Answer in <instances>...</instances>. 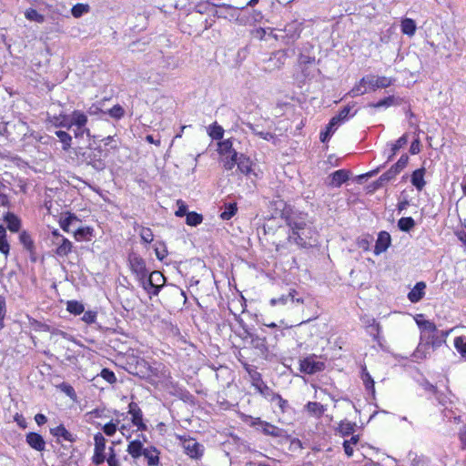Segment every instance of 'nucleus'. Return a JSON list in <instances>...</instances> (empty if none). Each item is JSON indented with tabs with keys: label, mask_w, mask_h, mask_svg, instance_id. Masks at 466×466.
<instances>
[{
	"label": "nucleus",
	"mask_w": 466,
	"mask_h": 466,
	"mask_svg": "<svg viewBox=\"0 0 466 466\" xmlns=\"http://www.w3.org/2000/svg\"><path fill=\"white\" fill-rule=\"evenodd\" d=\"M139 235L141 239L146 243H151L154 239L153 232L148 228H141Z\"/></svg>",
	"instance_id": "52"
},
{
	"label": "nucleus",
	"mask_w": 466,
	"mask_h": 466,
	"mask_svg": "<svg viewBox=\"0 0 466 466\" xmlns=\"http://www.w3.org/2000/svg\"><path fill=\"white\" fill-rule=\"evenodd\" d=\"M19 239H20V242L22 243V245L25 248H27V249L32 248L33 240H32L31 237L29 236V234H27L25 231L21 232V234L19 236Z\"/></svg>",
	"instance_id": "53"
},
{
	"label": "nucleus",
	"mask_w": 466,
	"mask_h": 466,
	"mask_svg": "<svg viewBox=\"0 0 466 466\" xmlns=\"http://www.w3.org/2000/svg\"><path fill=\"white\" fill-rule=\"evenodd\" d=\"M166 279L160 271H153L144 281H140L149 296H157L164 286Z\"/></svg>",
	"instance_id": "4"
},
{
	"label": "nucleus",
	"mask_w": 466,
	"mask_h": 466,
	"mask_svg": "<svg viewBox=\"0 0 466 466\" xmlns=\"http://www.w3.org/2000/svg\"><path fill=\"white\" fill-rule=\"evenodd\" d=\"M127 451L134 459H137L143 455V444L140 441H132L128 444Z\"/></svg>",
	"instance_id": "29"
},
{
	"label": "nucleus",
	"mask_w": 466,
	"mask_h": 466,
	"mask_svg": "<svg viewBox=\"0 0 466 466\" xmlns=\"http://www.w3.org/2000/svg\"><path fill=\"white\" fill-rule=\"evenodd\" d=\"M268 400H270L271 402H276V404L279 407L281 411L282 412L285 411V408L288 405V402H287V400H283L280 395L274 392L269 397Z\"/></svg>",
	"instance_id": "51"
},
{
	"label": "nucleus",
	"mask_w": 466,
	"mask_h": 466,
	"mask_svg": "<svg viewBox=\"0 0 466 466\" xmlns=\"http://www.w3.org/2000/svg\"><path fill=\"white\" fill-rule=\"evenodd\" d=\"M100 375L105 380H106L110 384L115 383L116 380L115 373L108 369H103L101 370Z\"/></svg>",
	"instance_id": "58"
},
{
	"label": "nucleus",
	"mask_w": 466,
	"mask_h": 466,
	"mask_svg": "<svg viewBox=\"0 0 466 466\" xmlns=\"http://www.w3.org/2000/svg\"><path fill=\"white\" fill-rule=\"evenodd\" d=\"M177 210L175 212V215L177 217H184V216H187V206L185 204V202L181 199L177 200Z\"/></svg>",
	"instance_id": "60"
},
{
	"label": "nucleus",
	"mask_w": 466,
	"mask_h": 466,
	"mask_svg": "<svg viewBox=\"0 0 466 466\" xmlns=\"http://www.w3.org/2000/svg\"><path fill=\"white\" fill-rule=\"evenodd\" d=\"M74 233L77 240L89 239L92 235V229L89 227L79 228Z\"/></svg>",
	"instance_id": "44"
},
{
	"label": "nucleus",
	"mask_w": 466,
	"mask_h": 466,
	"mask_svg": "<svg viewBox=\"0 0 466 466\" xmlns=\"http://www.w3.org/2000/svg\"><path fill=\"white\" fill-rule=\"evenodd\" d=\"M266 34H267V30L262 27L256 28L255 30L252 31V35L255 38L260 39V40H262L265 37Z\"/></svg>",
	"instance_id": "64"
},
{
	"label": "nucleus",
	"mask_w": 466,
	"mask_h": 466,
	"mask_svg": "<svg viewBox=\"0 0 466 466\" xmlns=\"http://www.w3.org/2000/svg\"><path fill=\"white\" fill-rule=\"evenodd\" d=\"M368 92H370L369 88H368V85L364 84L363 83V78H361L360 81L359 82V84H357L351 89L350 94H351L352 96H356L363 95V94L368 93Z\"/></svg>",
	"instance_id": "45"
},
{
	"label": "nucleus",
	"mask_w": 466,
	"mask_h": 466,
	"mask_svg": "<svg viewBox=\"0 0 466 466\" xmlns=\"http://www.w3.org/2000/svg\"><path fill=\"white\" fill-rule=\"evenodd\" d=\"M424 168L416 169L411 175V184L420 191L424 187L426 184L424 180Z\"/></svg>",
	"instance_id": "24"
},
{
	"label": "nucleus",
	"mask_w": 466,
	"mask_h": 466,
	"mask_svg": "<svg viewBox=\"0 0 466 466\" xmlns=\"http://www.w3.org/2000/svg\"><path fill=\"white\" fill-rule=\"evenodd\" d=\"M88 118L86 113L81 110H74L69 115V129L72 127H86Z\"/></svg>",
	"instance_id": "16"
},
{
	"label": "nucleus",
	"mask_w": 466,
	"mask_h": 466,
	"mask_svg": "<svg viewBox=\"0 0 466 466\" xmlns=\"http://www.w3.org/2000/svg\"><path fill=\"white\" fill-rule=\"evenodd\" d=\"M336 129L337 127L335 126H331V122H329L326 127V130L321 132L319 135L321 142L328 141L330 138V137L334 134Z\"/></svg>",
	"instance_id": "50"
},
{
	"label": "nucleus",
	"mask_w": 466,
	"mask_h": 466,
	"mask_svg": "<svg viewBox=\"0 0 466 466\" xmlns=\"http://www.w3.org/2000/svg\"><path fill=\"white\" fill-rule=\"evenodd\" d=\"M10 245L6 239V230L0 225V252L5 257L9 254Z\"/></svg>",
	"instance_id": "34"
},
{
	"label": "nucleus",
	"mask_w": 466,
	"mask_h": 466,
	"mask_svg": "<svg viewBox=\"0 0 466 466\" xmlns=\"http://www.w3.org/2000/svg\"><path fill=\"white\" fill-rule=\"evenodd\" d=\"M351 107L350 106L342 108L339 113L333 116L329 122H331V126H335L337 128L349 118V115L350 113Z\"/></svg>",
	"instance_id": "27"
},
{
	"label": "nucleus",
	"mask_w": 466,
	"mask_h": 466,
	"mask_svg": "<svg viewBox=\"0 0 466 466\" xmlns=\"http://www.w3.org/2000/svg\"><path fill=\"white\" fill-rule=\"evenodd\" d=\"M359 441H360V437H359V435H356V434L350 436V438L349 440L344 441L343 448H344L345 453L349 457H351L353 455L354 448L358 446Z\"/></svg>",
	"instance_id": "30"
},
{
	"label": "nucleus",
	"mask_w": 466,
	"mask_h": 466,
	"mask_svg": "<svg viewBox=\"0 0 466 466\" xmlns=\"http://www.w3.org/2000/svg\"><path fill=\"white\" fill-rule=\"evenodd\" d=\"M304 409L313 417L319 419L327 410V407L317 401H309Z\"/></svg>",
	"instance_id": "21"
},
{
	"label": "nucleus",
	"mask_w": 466,
	"mask_h": 466,
	"mask_svg": "<svg viewBox=\"0 0 466 466\" xmlns=\"http://www.w3.org/2000/svg\"><path fill=\"white\" fill-rule=\"evenodd\" d=\"M106 461H107L108 466H120L113 447H109L108 456H106Z\"/></svg>",
	"instance_id": "54"
},
{
	"label": "nucleus",
	"mask_w": 466,
	"mask_h": 466,
	"mask_svg": "<svg viewBox=\"0 0 466 466\" xmlns=\"http://www.w3.org/2000/svg\"><path fill=\"white\" fill-rule=\"evenodd\" d=\"M52 245L56 247L55 253L58 257H66L72 251V242L61 235L58 230L52 231Z\"/></svg>",
	"instance_id": "6"
},
{
	"label": "nucleus",
	"mask_w": 466,
	"mask_h": 466,
	"mask_svg": "<svg viewBox=\"0 0 466 466\" xmlns=\"http://www.w3.org/2000/svg\"><path fill=\"white\" fill-rule=\"evenodd\" d=\"M137 369L141 377H145L151 381H155V377H158V372H162L163 366L158 364L157 367L150 366L147 361L141 360L137 362Z\"/></svg>",
	"instance_id": "12"
},
{
	"label": "nucleus",
	"mask_w": 466,
	"mask_h": 466,
	"mask_svg": "<svg viewBox=\"0 0 466 466\" xmlns=\"http://www.w3.org/2000/svg\"><path fill=\"white\" fill-rule=\"evenodd\" d=\"M95 448L93 455V462L96 465L102 464L108 453L106 452V439L101 433H96L94 437Z\"/></svg>",
	"instance_id": "9"
},
{
	"label": "nucleus",
	"mask_w": 466,
	"mask_h": 466,
	"mask_svg": "<svg viewBox=\"0 0 466 466\" xmlns=\"http://www.w3.org/2000/svg\"><path fill=\"white\" fill-rule=\"evenodd\" d=\"M349 178L347 171L339 169L330 175V185L333 187H340Z\"/></svg>",
	"instance_id": "25"
},
{
	"label": "nucleus",
	"mask_w": 466,
	"mask_h": 466,
	"mask_svg": "<svg viewBox=\"0 0 466 466\" xmlns=\"http://www.w3.org/2000/svg\"><path fill=\"white\" fill-rule=\"evenodd\" d=\"M391 238L390 235L386 231H380L378 235V238L376 240L374 254L380 255L385 252L388 248L390 246Z\"/></svg>",
	"instance_id": "13"
},
{
	"label": "nucleus",
	"mask_w": 466,
	"mask_h": 466,
	"mask_svg": "<svg viewBox=\"0 0 466 466\" xmlns=\"http://www.w3.org/2000/svg\"><path fill=\"white\" fill-rule=\"evenodd\" d=\"M143 455L148 466H157L159 464V452L156 448L144 449Z\"/></svg>",
	"instance_id": "22"
},
{
	"label": "nucleus",
	"mask_w": 466,
	"mask_h": 466,
	"mask_svg": "<svg viewBox=\"0 0 466 466\" xmlns=\"http://www.w3.org/2000/svg\"><path fill=\"white\" fill-rule=\"evenodd\" d=\"M361 379L363 380V383L365 385V388L368 390H370L372 393L375 392V387H374V380L371 377V375L368 372L366 369H363Z\"/></svg>",
	"instance_id": "42"
},
{
	"label": "nucleus",
	"mask_w": 466,
	"mask_h": 466,
	"mask_svg": "<svg viewBox=\"0 0 466 466\" xmlns=\"http://www.w3.org/2000/svg\"><path fill=\"white\" fill-rule=\"evenodd\" d=\"M426 283L417 282L413 289L408 293V299L412 303L419 302L425 295Z\"/></svg>",
	"instance_id": "19"
},
{
	"label": "nucleus",
	"mask_w": 466,
	"mask_h": 466,
	"mask_svg": "<svg viewBox=\"0 0 466 466\" xmlns=\"http://www.w3.org/2000/svg\"><path fill=\"white\" fill-rule=\"evenodd\" d=\"M117 425H118V421H116V422L110 421L103 427V431L107 436H113L117 430Z\"/></svg>",
	"instance_id": "59"
},
{
	"label": "nucleus",
	"mask_w": 466,
	"mask_h": 466,
	"mask_svg": "<svg viewBox=\"0 0 466 466\" xmlns=\"http://www.w3.org/2000/svg\"><path fill=\"white\" fill-rule=\"evenodd\" d=\"M129 414L131 415L132 423L137 427L138 430L144 431L147 429L146 424L143 422V415L140 408L137 403L131 402L129 404Z\"/></svg>",
	"instance_id": "14"
},
{
	"label": "nucleus",
	"mask_w": 466,
	"mask_h": 466,
	"mask_svg": "<svg viewBox=\"0 0 466 466\" xmlns=\"http://www.w3.org/2000/svg\"><path fill=\"white\" fill-rule=\"evenodd\" d=\"M394 103V97L393 96H388L377 103H374V104H371L370 106H373L375 108H380V107H388V106H392Z\"/></svg>",
	"instance_id": "57"
},
{
	"label": "nucleus",
	"mask_w": 466,
	"mask_h": 466,
	"mask_svg": "<svg viewBox=\"0 0 466 466\" xmlns=\"http://www.w3.org/2000/svg\"><path fill=\"white\" fill-rule=\"evenodd\" d=\"M155 253L159 260H163L167 256V250L165 245L157 246L155 248Z\"/></svg>",
	"instance_id": "62"
},
{
	"label": "nucleus",
	"mask_w": 466,
	"mask_h": 466,
	"mask_svg": "<svg viewBox=\"0 0 466 466\" xmlns=\"http://www.w3.org/2000/svg\"><path fill=\"white\" fill-rule=\"evenodd\" d=\"M124 109L121 106L116 105L108 110V115L116 119H119L124 116Z\"/></svg>",
	"instance_id": "56"
},
{
	"label": "nucleus",
	"mask_w": 466,
	"mask_h": 466,
	"mask_svg": "<svg viewBox=\"0 0 466 466\" xmlns=\"http://www.w3.org/2000/svg\"><path fill=\"white\" fill-rule=\"evenodd\" d=\"M25 17L32 22H35L38 24H42L45 22V16L41 14H39L35 9L34 8H28L25 11Z\"/></svg>",
	"instance_id": "35"
},
{
	"label": "nucleus",
	"mask_w": 466,
	"mask_h": 466,
	"mask_svg": "<svg viewBox=\"0 0 466 466\" xmlns=\"http://www.w3.org/2000/svg\"><path fill=\"white\" fill-rule=\"evenodd\" d=\"M415 226V221L410 217H404L399 219L398 227L400 230L408 232Z\"/></svg>",
	"instance_id": "37"
},
{
	"label": "nucleus",
	"mask_w": 466,
	"mask_h": 466,
	"mask_svg": "<svg viewBox=\"0 0 466 466\" xmlns=\"http://www.w3.org/2000/svg\"><path fill=\"white\" fill-rule=\"evenodd\" d=\"M75 137H82L84 135H86L88 137H91V132L89 128L86 127H83L82 128L75 127L74 129Z\"/></svg>",
	"instance_id": "63"
},
{
	"label": "nucleus",
	"mask_w": 466,
	"mask_h": 466,
	"mask_svg": "<svg viewBox=\"0 0 466 466\" xmlns=\"http://www.w3.org/2000/svg\"><path fill=\"white\" fill-rule=\"evenodd\" d=\"M50 122L56 127H66L69 129V115L60 114L59 116H54Z\"/></svg>",
	"instance_id": "33"
},
{
	"label": "nucleus",
	"mask_w": 466,
	"mask_h": 466,
	"mask_svg": "<svg viewBox=\"0 0 466 466\" xmlns=\"http://www.w3.org/2000/svg\"><path fill=\"white\" fill-rule=\"evenodd\" d=\"M289 226L291 230L289 238L298 246L311 247L317 241V231L307 215L290 218Z\"/></svg>",
	"instance_id": "2"
},
{
	"label": "nucleus",
	"mask_w": 466,
	"mask_h": 466,
	"mask_svg": "<svg viewBox=\"0 0 466 466\" xmlns=\"http://www.w3.org/2000/svg\"><path fill=\"white\" fill-rule=\"evenodd\" d=\"M72 15L75 17H80L82 15L88 12V5L83 4H76L72 7Z\"/></svg>",
	"instance_id": "49"
},
{
	"label": "nucleus",
	"mask_w": 466,
	"mask_h": 466,
	"mask_svg": "<svg viewBox=\"0 0 466 466\" xmlns=\"http://www.w3.org/2000/svg\"><path fill=\"white\" fill-rule=\"evenodd\" d=\"M56 137L59 138L60 142L63 145V149L65 151L68 150L71 147L72 143V137L66 131H56Z\"/></svg>",
	"instance_id": "36"
},
{
	"label": "nucleus",
	"mask_w": 466,
	"mask_h": 466,
	"mask_svg": "<svg viewBox=\"0 0 466 466\" xmlns=\"http://www.w3.org/2000/svg\"><path fill=\"white\" fill-rule=\"evenodd\" d=\"M397 175H398V173L392 167H390L387 172L383 173L379 177V179L376 183H377L378 187H381L385 183L393 179Z\"/></svg>",
	"instance_id": "40"
},
{
	"label": "nucleus",
	"mask_w": 466,
	"mask_h": 466,
	"mask_svg": "<svg viewBox=\"0 0 466 466\" xmlns=\"http://www.w3.org/2000/svg\"><path fill=\"white\" fill-rule=\"evenodd\" d=\"M251 160L247 157L245 155L243 154H240L238 157V161H237V166H238V169L242 173V174H249L251 172Z\"/></svg>",
	"instance_id": "28"
},
{
	"label": "nucleus",
	"mask_w": 466,
	"mask_h": 466,
	"mask_svg": "<svg viewBox=\"0 0 466 466\" xmlns=\"http://www.w3.org/2000/svg\"><path fill=\"white\" fill-rule=\"evenodd\" d=\"M247 127L250 129V131L258 136V137L266 140V141H268V142H271L273 143L274 145L277 144L278 142V137L275 134L269 132V131H265L263 130L262 128H260V127L258 125H254V124H251V123H248L247 124Z\"/></svg>",
	"instance_id": "17"
},
{
	"label": "nucleus",
	"mask_w": 466,
	"mask_h": 466,
	"mask_svg": "<svg viewBox=\"0 0 466 466\" xmlns=\"http://www.w3.org/2000/svg\"><path fill=\"white\" fill-rule=\"evenodd\" d=\"M4 220L7 224V228L12 232H17L20 229L21 227V220L19 218L15 215L14 213L7 212L5 217Z\"/></svg>",
	"instance_id": "23"
},
{
	"label": "nucleus",
	"mask_w": 466,
	"mask_h": 466,
	"mask_svg": "<svg viewBox=\"0 0 466 466\" xmlns=\"http://www.w3.org/2000/svg\"><path fill=\"white\" fill-rule=\"evenodd\" d=\"M236 204L230 203L225 207L224 211L220 214V218L224 220H228L236 214Z\"/></svg>",
	"instance_id": "46"
},
{
	"label": "nucleus",
	"mask_w": 466,
	"mask_h": 466,
	"mask_svg": "<svg viewBox=\"0 0 466 466\" xmlns=\"http://www.w3.org/2000/svg\"><path fill=\"white\" fill-rule=\"evenodd\" d=\"M203 220V218L200 214L196 212H188L187 214L186 223L188 226L196 227L199 225Z\"/></svg>",
	"instance_id": "43"
},
{
	"label": "nucleus",
	"mask_w": 466,
	"mask_h": 466,
	"mask_svg": "<svg viewBox=\"0 0 466 466\" xmlns=\"http://www.w3.org/2000/svg\"><path fill=\"white\" fill-rule=\"evenodd\" d=\"M76 220V217L69 214L60 220V226L65 231L70 232L72 224Z\"/></svg>",
	"instance_id": "47"
},
{
	"label": "nucleus",
	"mask_w": 466,
	"mask_h": 466,
	"mask_svg": "<svg viewBox=\"0 0 466 466\" xmlns=\"http://www.w3.org/2000/svg\"><path fill=\"white\" fill-rule=\"evenodd\" d=\"M408 160V156L402 155L398 162L391 167L399 174L407 166Z\"/></svg>",
	"instance_id": "55"
},
{
	"label": "nucleus",
	"mask_w": 466,
	"mask_h": 466,
	"mask_svg": "<svg viewBox=\"0 0 466 466\" xmlns=\"http://www.w3.org/2000/svg\"><path fill=\"white\" fill-rule=\"evenodd\" d=\"M128 263L131 271L136 275L139 281H144L147 277V270L146 268V261L137 254L131 253L128 256Z\"/></svg>",
	"instance_id": "8"
},
{
	"label": "nucleus",
	"mask_w": 466,
	"mask_h": 466,
	"mask_svg": "<svg viewBox=\"0 0 466 466\" xmlns=\"http://www.w3.org/2000/svg\"><path fill=\"white\" fill-rule=\"evenodd\" d=\"M184 451L192 459H199L202 457L204 452L203 446L198 443L195 439L189 436H177Z\"/></svg>",
	"instance_id": "5"
},
{
	"label": "nucleus",
	"mask_w": 466,
	"mask_h": 466,
	"mask_svg": "<svg viewBox=\"0 0 466 466\" xmlns=\"http://www.w3.org/2000/svg\"><path fill=\"white\" fill-rule=\"evenodd\" d=\"M454 347L461 357L466 358V338L464 336L454 339Z\"/></svg>",
	"instance_id": "39"
},
{
	"label": "nucleus",
	"mask_w": 466,
	"mask_h": 466,
	"mask_svg": "<svg viewBox=\"0 0 466 466\" xmlns=\"http://www.w3.org/2000/svg\"><path fill=\"white\" fill-rule=\"evenodd\" d=\"M356 430V424L348 420H342L337 431L342 437H348L354 435Z\"/></svg>",
	"instance_id": "26"
},
{
	"label": "nucleus",
	"mask_w": 466,
	"mask_h": 466,
	"mask_svg": "<svg viewBox=\"0 0 466 466\" xmlns=\"http://www.w3.org/2000/svg\"><path fill=\"white\" fill-rule=\"evenodd\" d=\"M96 319V313L95 311H86L82 317V320L87 324L94 323Z\"/></svg>",
	"instance_id": "61"
},
{
	"label": "nucleus",
	"mask_w": 466,
	"mask_h": 466,
	"mask_svg": "<svg viewBox=\"0 0 466 466\" xmlns=\"http://www.w3.org/2000/svg\"><path fill=\"white\" fill-rule=\"evenodd\" d=\"M259 424L262 428V431L265 434L276 437L279 436L280 430L278 427L265 421H259Z\"/></svg>",
	"instance_id": "41"
},
{
	"label": "nucleus",
	"mask_w": 466,
	"mask_h": 466,
	"mask_svg": "<svg viewBox=\"0 0 466 466\" xmlns=\"http://www.w3.org/2000/svg\"><path fill=\"white\" fill-rule=\"evenodd\" d=\"M50 433L56 438L58 441H66L69 442L75 441L74 435L69 432L64 425H58L50 429Z\"/></svg>",
	"instance_id": "18"
},
{
	"label": "nucleus",
	"mask_w": 466,
	"mask_h": 466,
	"mask_svg": "<svg viewBox=\"0 0 466 466\" xmlns=\"http://www.w3.org/2000/svg\"><path fill=\"white\" fill-rule=\"evenodd\" d=\"M208 134L211 138L221 141L224 136V128L214 123L208 127Z\"/></svg>",
	"instance_id": "32"
},
{
	"label": "nucleus",
	"mask_w": 466,
	"mask_h": 466,
	"mask_svg": "<svg viewBox=\"0 0 466 466\" xmlns=\"http://www.w3.org/2000/svg\"><path fill=\"white\" fill-rule=\"evenodd\" d=\"M363 83L368 85L369 91L378 88H386L392 83V79L386 76H367L363 77Z\"/></svg>",
	"instance_id": "11"
},
{
	"label": "nucleus",
	"mask_w": 466,
	"mask_h": 466,
	"mask_svg": "<svg viewBox=\"0 0 466 466\" xmlns=\"http://www.w3.org/2000/svg\"><path fill=\"white\" fill-rule=\"evenodd\" d=\"M66 309L75 315H79L84 312V305L76 300H69L66 303Z\"/></svg>",
	"instance_id": "38"
},
{
	"label": "nucleus",
	"mask_w": 466,
	"mask_h": 466,
	"mask_svg": "<svg viewBox=\"0 0 466 466\" xmlns=\"http://www.w3.org/2000/svg\"><path fill=\"white\" fill-rule=\"evenodd\" d=\"M325 369V363L316 355H309L299 360V370L306 374H314Z\"/></svg>",
	"instance_id": "7"
},
{
	"label": "nucleus",
	"mask_w": 466,
	"mask_h": 466,
	"mask_svg": "<svg viewBox=\"0 0 466 466\" xmlns=\"http://www.w3.org/2000/svg\"><path fill=\"white\" fill-rule=\"evenodd\" d=\"M26 442L31 448L38 451H42L46 448V442L43 437L35 432H30L26 435Z\"/></svg>",
	"instance_id": "20"
},
{
	"label": "nucleus",
	"mask_w": 466,
	"mask_h": 466,
	"mask_svg": "<svg viewBox=\"0 0 466 466\" xmlns=\"http://www.w3.org/2000/svg\"><path fill=\"white\" fill-rule=\"evenodd\" d=\"M217 151L220 157V162L227 171H231L238 161L239 154L233 147V141L231 138L221 140L218 143Z\"/></svg>",
	"instance_id": "3"
},
{
	"label": "nucleus",
	"mask_w": 466,
	"mask_h": 466,
	"mask_svg": "<svg viewBox=\"0 0 466 466\" xmlns=\"http://www.w3.org/2000/svg\"><path fill=\"white\" fill-rule=\"evenodd\" d=\"M289 302L303 304L304 299L302 297H299V292L295 289H289L288 294H283L279 298H273L269 300V304L272 307L277 305L285 306Z\"/></svg>",
	"instance_id": "10"
},
{
	"label": "nucleus",
	"mask_w": 466,
	"mask_h": 466,
	"mask_svg": "<svg viewBox=\"0 0 466 466\" xmlns=\"http://www.w3.org/2000/svg\"><path fill=\"white\" fill-rule=\"evenodd\" d=\"M415 321L420 329V343L414 352V358L417 360H424L431 356L430 349L432 350L440 348L446 343V339L452 329L439 330L436 325L426 319L424 315L418 314Z\"/></svg>",
	"instance_id": "1"
},
{
	"label": "nucleus",
	"mask_w": 466,
	"mask_h": 466,
	"mask_svg": "<svg viewBox=\"0 0 466 466\" xmlns=\"http://www.w3.org/2000/svg\"><path fill=\"white\" fill-rule=\"evenodd\" d=\"M401 32L409 36L414 35L416 32L415 21L411 18H404L400 24Z\"/></svg>",
	"instance_id": "31"
},
{
	"label": "nucleus",
	"mask_w": 466,
	"mask_h": 466,
	"mask_svg": "<svg viewBox=\"0 0 466 466\" xmlns=\"http://www.w3.org/2000/svg\"><path fill=\"white\" fill-rule=\"evenodd\" d=\"M408 143L407 135L401 136L395 143L391 145V155L389 158H391L397 151Z\"/></svg>",
	"instance_id": "48"
},
{
	"label": "nucleus",
	"mask_w": 466,
	"mask_h": 466,
	"mask_svg": "<svg viewBox=\"0 0 466 466\" xmlns=\"http://www.w3.org/2000/svg\"><path fill=\"white\" fill-rule=\"evenodd\" d=\"M252 385L259 392V394L268 400L274 393V391L264 383L260 374L258 372H255L252 375Z\"/></svg>",
	"instance_id": "15"
}]
</instances>
